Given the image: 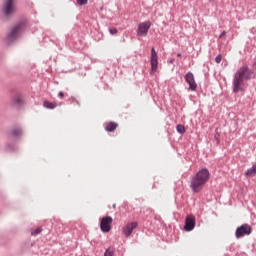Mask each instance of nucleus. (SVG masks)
<instances>
[{
	"instance_id": "obj_1",
	"label": "nucleus",
	"mask_w": 256,
	"mask_h": 256,
	"mask_svg": "<svg viewBox=\"0 0 256 256\" xmlns=\"http://www.w3.org/2000/svg\"><path fill=\"white\" fill-rule=\"evenodd\" d=\"M249 79H253V70L249 69V66L243 65L234 74L232 82L234 93L243 91V87H245V81H249Z\"/></svg>"
},
{
	"instance_id": "obj_2",
	"label": "nucleus",
	"mask_w": 256,
	"mask_h": 256,
	"mask_svg": "<svg viewBox=\"0 0 256 256\" xmlns=\"http://www.w3.org/2000/svg\"><path fill=\"white\" fill-rule=\"evenodd\" d=\"M209 170L207 168H203L199 170L195 176L192 177L190 181V188L194 193H199L205 187V183L209 181Z\"/></svg>"
},
{
	"instance_id": "obj_3",
	"label": "nucleus",
	"mask_w": 256,
	"mask_h": 256,
	"mask_svg": "<svg viewBox=\"0 0 256 256\" xmlns=\"http://www.w3.org/2000/svg\"><path fill=\"white\" fill-rule=\"evenodd\" d=\"M16 0H3L1 13L5 21H9L15 15L17 8L15 7Z\"/></svg>"
},
{
	"instance_id": "obj_4",
	"label": "nucleus",
	"mask_w": 256,
	"mask_h": 256,
	"mask_svg": "<svg viewBox=\"0 0 256 256\" xmlns=\"http://www.w3.org/2000/svg\"><path fill=\"white\" fill-rule=\"evenodd\" d=\"M24 25L25 23L19 22L11 28L6 37V41L9 45H11V43H15V41L21 36Z\"/></svg>"
},
{
	"instance_id": "obj_5",
	"label": "nucleus",
	"mask_w": 256,
	"mask_h": 256,
	"mask_svg": "<svg viewBox=\"0 0 256 256\" xmlns=\"http://www.w3.org/2000/svg\"><path fill=\"white\" fill-rule=\"evenodd\" d=\"M11 105L13 109H17V111H21L25 105H27V100H25V96L21 94H16L11 99Z\"/></svg>"
},
{
	"instance_id": "obj_6",
	"label": "nucleus",
	"mask_w": 256,
	"mask_h": 256,
	"mask_svg": "<svg viewBox=\"0 0 256 256\" xmlns=\"http://www.w3.org/2000/svg\"><path fill=\"white\" fill-rule=\"evenodd\" d=\"M113 224V218L111 216H105L100 221V229L102 233H109L111 231V225Z\"/></svg>"
},
{
	"instance_id": "obj_7",
	"label": "nucleus",
	"mask_w": 256,
	"mask_h": 256,
	"mask_svg": "<svg viewBox=\"0 0 256 256\" xmlns=\"http://www.w3.org/2000/svg\"><path fill=\"white\" fill-rule=\"evenodd\" d=\"M149 29H151V22L150 21L142 22L138 25L137 35L139 37L147 36V34L149 33Z\"/></svg>"
},
{
	"instance_id": "obj_8",
	"label": "nucleus",
	"mask_w": 256,
	"mask_h": 256,
	"mask_svg": "<svg viewBox=\"0 0 256 256\" xmlns=\"http://www.w3.org/2000/svg\"><path fill=\"white\" fill-rule=\"evenodd\" d=\"M245 235H251V226L244 224L236 229V238L241 239Z\"/></svg>"
},
{
	"instance_id": "obj_9",
	"label": "nucleus",
	"mask_w": 256,
	"mask_h": 256,
	"mask_svg": "<svg viewBox=\"0 0 256 256\" xmlns=\"http://www.w3.org/2000/svg\"><path fill=\"white\" fill-rule=\"evenodd\" d=\"M159 57L157 56V51H155V48L151 49V73H156L157 68L159 67Z\"/></svg>"
},
{
	"instance_id": "obj_10",
	"label": "nucleus",
	"mask_w": 256,
	"mask_h": 256,
	"mask_svg": "<svg viewBox=\"0 0 256 256\" xmlns=\"http://www.w3.org/2000/svg\"><path fill=\"white\" fill-rule=\"evenodd\" d=\"M8 137L10 139H16L19 140L23 137V128L21 127H16L12 128L8 131Z\"/></svg>"
},
{
	"instance_id": "obj_11",
	"label": "nucleus",
	"mask_w": 256,
	"mask_h": 256,
	"mask_svg": "<svg viewBox=\"0 0 256 256\" xmlns=\"http://www.w3.org/2000/svg\"><path fill=\"white\" fill-rule=\"evenodd\" d=\"M185 81L188 83L191 91H197V83L195 82V76L192 72H188L185 75Z\"/></svg>"
},
{
	"instance_id": "obj_12",
	"label": "nucleus",
	"mask_w": 256,
	"mask_h": 256,
	"mask_svg": "<svg viewBox=\"0 0 256 256\" xmlns=\"http://www.w3.org/2000/svg\"><path fill=\"white\" fill-rule=\"evenodd\" d=\"M184 229L185 231H193L195 229V216H186Z\"/></svg>"
},
{
	"instance_id": "obj_13",
	"label": "nucleus",
	"mask_w": 256,
	"mask_h": 256,
	"mask_svg": "<svg viewBox=\"0 0 256 256\" xmlns=\"http://www.w3.org/2000/svg\"><path fill=\"white\" fill-rule=\"evenodd\" d=\"M139 224L137 222H131L128 223L124 228H123V233L125 237H129L131 233H133V229H137Z\"/></svg>"
},
{
	"instance_id": "obj_14",
	"label": "nucleus",
	"mask_w": 256,
	"mask_h": 256,
	"mask_svg": "<svg viewBox=\"0 0 256 256\" xmlns=\"http://www.w3.org/2000/svg\"><path fill=\"white\" fill-rule=\"evenodd\" d=\"M117 127H119V124H117L115 122H108L105 126V130L108 131V133H111V132L115 131V129H117Z\"/></svg>"
},
{
	"instance_id": "obj_15",
	"label": "nucleus",
	"mask_w": 256,
	"mask_h": 256,
	"mask_svg": "<svg viewBox=\"0 0 256 256\" xmlns=\"http://www.w3.org/2000/svg\"><path fill=\"white\" fill-rule=\"evenodd\" d=\"M44 107H46V109H55V107H57V103L44 101Z\"/></svg>"
},
{
	"instance_id": "obj_16",
	"label": "nucleus",
	"mask_w": 256,
	"mask_h": 256,
	"mask_svg": "<svg viewBox=\"0 0 256 256\" xmlns=\"http://www.w3.org/2000/svg\"><path fill=\"white\" fill-rule=\"evenodd\" d=\"M176 129H177L178 133H181V134L185 133V126H183L181 124L177 125Z\"/></svg>"
},
{
	"instance_id": "obj_17",
	"label": "nucleus",
	"mask_w": 256,
	"mask_h": 256,
	"mask_svg": "<svg viewBox=\"0 0 256 256\" xmlns=\"http://www.w3.org/2000/svg\"><path fill=\"white\" fill-rule=\"evenodd\" d=\"M7 151H9L10 153H13L15 151V146L8 144L7 145Z\"/></svg>"
},
{
	"instance_id": "obj_18",
	"label": "nucleus",
	"mask_w": 256,
	"mask_h": 256,
	"mask_svg": "<svg viewBox=\"0 0 256 256\" xmlns=\"http://www.w3.org/2000/svg\"><path fill=\"white\" fill-rule=\"evenodd\" d=\"M109 33H110L111 35H117L118 30H117V28H110V29H109Z\"/></svg>"
},
{
	"instance_id": "obj_19",
	"label": "nucleus",
	"mask_w": 256,
	"mask_h": 256,
	"mask_svg": "<svg viewBox=\"0 0 256 256\" xmlns=\"http://www.w3.org/2000/svg\"><path fill=\"white\" fill-rule=\"evenodd\" d=\"M104 256H113V250H110V248H108L105 253Z\"/></svg>"
},
{
	"instance_id": "obj_20",
	"label": "nucleus",
	"mask_w": 256,
	"mask_h": 256,
	"mask_svg": "<svg viewBox=\"0 0 256 256\" xmlns=\"http://www.w3.org/2000/svg\"><path fill=\"white\" fill-rule=\"evenodd\" d=\"M41 231H43V228L42 227H38L34 230L33 234L34 235H39V233H41Z\"/></svg>"
},
{
	"instance_id": "obj_21",
	"label": "nucleus",
	"mask_w": 256,
	"mask_h": 256,
	"mask_svg": "<svg viewBox=\"0 0 256 256\" xmlns=\"http://www.w3.org/2000/svg\"><path fill=\"white\" fill-rule=\"evenodd\" d=\"M88 0H77V4L82 6V5H87Z\"/></svg>"
},
{
	"instance_id": "obj_22",
	"label": "nucleus",
	"mask_w": 256,
	"mask_h": 256,
	"mask_svg": "<svg viewBox=\"0 0 256 256\" xmlns=\"http://www.w3.org/2000/svg\"><path fill=\"white\" fill-rule=\"evenodd\" d=\"M222 59H223V57L221 56V54H219L218 56H216L215 61H216V63H221Z\"/></svg>"
},
{
	"instance_id": "obj_23",
	"label": "nucleus",
	"mask_w": 256,
	"mask_h": 256,
	"mask_svg": "<svg viewBox=\"0 0 256 256\" xmlns=\"http://www.w3.org/2000/svg\"><path fill=\"white\" fill-rule=\"evenodd\" d=\"M226 35H227V32H226V31H223V32L220 34L219 39L225 37Z\"/></svg>"
},
{
	"instance_id": "obj_24",
	"label": "nucleus",
	"mask_w": 256,
	"mask_h": 256,
	"mask_svg": "<svg viewBox=\"0 0 256 256\" xmlns=\"http://www.w3.org/2000/svg\"><path fill=\"white\" fill-rule=\"evenodd\" d=\"M59 97L63 98L65 97V94L63 92H59Z\"/></svg>"
},
{
	"instance_id": "obj_25",
	"label": "nucleus",
	"mask_w": 256,
	"mask_h": 256,
	"mask_svg": "<svg viewBox=\"0 0 256 256\" xmlns=\"http://www.w3.org/2000/svg\"><path fill=\"white\" fill-rule=\"evenodd\" d=\"M210 3H213L215 0H208Z\"/></svg>"
},
{
	"instance_id": "obj_26",
	"label": "nucleus",
	"mask_w": 256,
	"mask_h": 256,
	"mask_svg": "<svg viewBox=\"0 0 256 256\" xmlns=\"http://www.w3.org/2000/svg\"><path fill=\"white\" fill-rule=\"evenodd\" d=\"M177 57H181V53H178V54H177Z\"/></svg>"
},
{
	"instance_id": "obj_27",
	"label": "nucleus",
	"mask_w": 256,
	"mask_h": 256,
	"mask_svg": "<svg viewBox=\"0 0 256 256\" xmlns=\"http://www.w3.org/2000/svg\"><path fill=\"white\" fill-rule=\"evenodd\" d=\"M174 61H175V60L172 59V60L169 61V63H173Z\"/></svg>"
},
{
	"instance_id": "obj_28",
	"label": "nucleus",
	"mask_w": 256,
	"mask_h": 256,
	"mask_svg": "<svg viewBox=\"0 0 256 256\" xmlns=\"http://www.w3.org/2000/svg\"><path fill=\"white\" fill-rule=\"evenodd\" d=\"M31 235H33V230L30 231Z\"/></svg>"
}]
</instances>
